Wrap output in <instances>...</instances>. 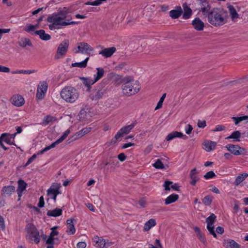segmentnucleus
Listing matches in <instances>:
<instances>
[{"mask_svg": "<svg viewBox=\"0 0 248 248\" xmlns=\"http://www.w3.org/2000/svg\"><path fill=\"white\" fill-rule=\"evenodd\" d=\"M14 186H6L2 188L1 192L4 196H10L15 191Z\"/></svg>", "mask_w": 248, "mask_h": 248, "instance_id": "obj_24", "label": "nucleus"}, {"mask_svg": "<svg viewBox=\"0 0 248 248\" xmlns=\"http://www.w3.org/2000/svg\"><path fill=\"white\" fill-rule=\"evenodd\" d=\"M70 131L69 129L66 130L59 140H64L67 138V137L70 134Z\"/></svg>", "mask_w": 248, "mask_h": 248, "instance_id": "obj_56", "label": "nucleus"}, {"mask_svg": "<svg viewBox=\"0 0 248 248\" xmlns=\"http://www.w3.org/2000/svg\"><path fill=\"white\" fill-rule=\"evenodd\" d=\"M62 140H56L54 142L51 144L49 146L46 147L41 151H38L36 154H33L31 157L33 159H35L37 156L43 154L45 152L55 147L57 145L60 144Z\"/></svg>", "mask_w": 248, "mask_h": 248, "instance_id": "obj_15", "label": "nucleus"}, {"mask_svg": "<svg viewBox=\"0 0 248 248\" xmlns=\"http://www.w3.org/2000/svg\"><path fill=\"white\" fill-rule=\"evenodd\" d=\"M193 129V128L192 126L189 124H186L185 127V131L187 134H190L191 133Z\"/></svg>", "mask_w": 248, "mask_h": 248, "instance_id": "obj_52", "label": "nucleus"}, {"mask_svg": "<svg viewBox=\"0 0 248 248\" xmlns=\"http://www.w3.org/2000/svg\"><path fill=\"white\" fill-rule=\"evenodd\" d=\"M28 235L27 237L33 241L35 244H38L40 241L39 233L36 228L33 226H30L27 229Z\"/></svg>", "mask_w": 248, "mask_h": 248, "instance_id": "obj_9", "label": "nucleus"}, {"mask_svg": "<svg viewBox=\"0 0 248 248\" xmlns=\"http://www.w3.org/2000/svg\"><path fill=\"white\" fill-rule=\"evenodd\" d=\"M209 23L215 27L223 25L227 22L228 14L226 11L220 9H213L207 15Z\"/></svg>", "mask_w": 248, "mask_h": 248, "instance_id": "obj_2", "label": "nucleus"}, {"mask_svg": "<svg viewBox=\"0 0 248 248\" xmlns=\"http://www.w3.org/2000/svg\"><path fill=\"white\" fill-rule=\"evenodd\" d=\"M122 88L124 95L130 96L137 93L140 89V86L138 81L127 78L122 85Z\"/></svg>", "mask_w": 248, "mask_h": 248, "instance_id": "obj_3", "label": "nucleus"}, {"mask_svg": "<svg viewBox=\"0 0 248 248\" xmlns=\"http://www.w3.org/2000/svg\"><path fill=\"white\" fill-rule=\"evenodd\" d=\"M216 216L213 214H211L210 216L206 219V222L207 223V229L209 232L210 234L212 235L214 238H217V235L215 231V227L214 224L216 219Z\"/></svg>", "mask_w": 248, "mask_h": 248, "instance_id": "obj_8", "label": "nucleus"}, {"mask_svg": "<svg viewBox=\"0 0 248 248\" xmlns=\"http://www.w3.org/2000/svg\"><path fill=\"white\" fill-rule=\"evenodd\" d=\"M104 94L102 89L95 90L90 95V98L92 100H98L101 99Z\"/></svg>", "mask_w": 248, "mask_h": 248, "instance_id": "obj_25", "label": "nucleus"}, {"mask_svg": "<svg viewBox=\"0 0 248 248\" xmlns=\"http://www.w3.org/2000/svg\"><path fill=\"white\" fill-rule=\"evenodd\" d=\"M93 241L94 243V246L97 248H107L111 245V243L108 240L97 236L93 237Z\"/></svg>", "mask_w": 248, "mask_h": 248, "instance_id": "obj_11", "label": "nucleus"}, {"mask_svg": "<svg viewBox=\"0 0 248 248\" xmlns=\"http://www.w3.org/2000/svg\"><path fill=\"white\" fill-rule=\"evenodd\" d=\"M217 144L216 142L212 140H204L202 148L206 152H209L215 149Z\"/></svg>", "mask_w": 248, "mask_h": 248, "instance_id": "obj_18", "label": "nucleus"}, {"mask_svg": "<svg viewBox=\"0 0 248 248\" xmlns=\"http://www.w3.org/2000/svg\"><path fill=\"white\" fill-rule=\"evenodd\" d=\"M78 248H85L86 247V243L85 242H79L77 245Z\"/></svg>", "mask_w": 248, "mask_h": 248, "instance_id": "obj_61", "label": "nucleus"}, {"mask_svg": "<svg viewBox=\"0 0 248 248\" xmlns=\"http://www.w3.org/2000/svg\"><path fill=\"white\" fill-rule=\"evenodd\" d=\"M248 176V174L247 173H243L240 174L236 178L235 181V184L237 186L239 185L243 181H244L245 179L247 178Z\"/></svg>", "mask_w": 248, "mask_h": 248, "instance_id": "obj_41", "label": "nucleus"}, {"mask_svg": "<svg viewBox=\"0 0 248 248\" xmlns=\"http://www.w3.org/2000/svg\"><path fill=\"white\" fill-rule=\"evenodd\" d=\"M97 73L93 75V79L96 82L100 79L104 75L105 70L101 67L96 68Z\"/></svg>", "mask_w": 248, "mask_h": 248, "instance_id": "obj_37", "label": "nucleus"}, {"mask_svg": "<svg viewBox=\"0 0 248 248\" xmlns=\"http://www.w3.org/2000/svg\"><path fill=\"white\" fill-rule=\"evenodd\" d=\"M213 201L212 197L210 195L205 196L202 200V202L205 205H210Z\"/></svg>", "mask_w": 248, "mask_h": 248, "instance_id": "obj_48", "label": "nucleus"}, {"mask_svg": "<svg viewBox=\"0 0 248 248\" xmlns=\"http://www.w3.org/2000/svg\"><path fill=\"white\" fill-rule=\"evenodd\" d=\"M166 93H164L162 96L161 97V98H160L158 102L157 103V106L156 107H155V110H157L158 109H159L160 108H162V104H163V102L166 97Z\"/></svg>", "mask_w": 248, "mask_h": 248, "instance_id": "obj_49", "label": "nucleus"}, {"mask_svg": "<svg viewBox=\"0 0 248 248\" xmlns=\"http://www.w3.org/2000/svg\"><path fill=\"white\" fill-rule=\"evenodd\" d=\"M78 49L75 51V53H86L88 52L93 51V49L88 44L84 42H81L78 46Z\"/></svg>", "mask_w": 248, "mask_h": 248, "instance_id": "obj_13", "label": "nucleus"}, {"mask_svg": "<svg viewBox=\"0 0 248 248\" xmlns=\"http://www.w3.org/2000/svg\"><path fill=\"white\" fill-rule=\"evenodd\" d=\"M192 25L194 28L198 31H202L203 30L204 24L199 17L195 18L192 22Z\"/></svg>", "mask_w": 248, "mask_h": 248, "instance_id": "obj_21", "label": "nucleus"}, {"mask_svg": "<svg viewBox=\"0 0 248 248\" xmlns=\"http://www.w3.org/2000/svg\"><path fill=\"white\" fill-rule=\"evenodd\" d=\"M89 60V58L87 57L83 61L80 62H75L72 64V67H78L79 68H85L87 66V62Z\"/></svg>", "mask_w": 248, "mask_h": 248, "instance_id": "obj_43", "label": "nucleus"}, {"mask_svg": "<svg viewBox=\"0 0 248 248\" xmlns=\"http://www.w3.org/2000/svg\"><path fill=\"white\" fill-rule=\"evenodd\" d=\"M216 232L217 233L222 234L224 232V229L222 227L218 226L216 228Z\"/></svg>", "mask_w": 248, "mask_h": 248, "instance_id": "obj_64", "label": "nucleus"}, {"mask_svg": "<svg viewBox=\"0 0 248 248\" xmlns=\"http://www.w3.org/2000/svg\"><path fill=\"white\" fill-rule=\"evenodd\" d=\"M185 136L182 132L178 131H173L168 135L165 140H172L174 138H184Z\"/></svg>", "mask_w": 248, "mask_h": 248, "instance_id": "obj_31", "label": "nucleus"}, {"mask_svg": "<svg viewBox=\"0 0 248 248\" xmlns=\"http://www.w3.org/2000/svg\"><path fill=\"white\" fill-rule=\"evenodd\" d=\"M198 126L199 127L204 128L206 126V122L205 121H200L198 122Z\"/></svg>", "mask_w": 248, "mask_h": 248, "instance_id": "obj_62", "label": "nucleus"}, {"mask_svg": "<svg viewBox=\"0 0 248 248\" xmlns=\"http://www.w3.org/2000/svg\"><path fill=\"white\" fill-rule=\"evenodd\" d=\"M182 13V8L180 6H179L177 7L176 9L171 10L170 12V16L172 19H177L180 16Z\"/></svg>", "mask_w": 248, "mask_h": 248, "instance_id": "obj_32", "label": "nucleus"}, {"mask_svg": "<svg viewBox=\"0 0 248 248\" xmlns=\"http://www.w3.org/2000/svg\"><path fill=\"white\" fill-rule=\"evenodd\" d=\"M228 10L232 20H234L235 19L239 17V15L233 6L229 5L228 6Z\"/></svg>", "mask_w": 248, "mask_h": 248, "instance_id": "obj_39", "label": "nucleus"}, {"mask_svg": "<svg viewBox=\"0 0 248 248\" xmlns=\"http://www.w3.org/2000/svg\"><path fill=\"white\" fill-rule=\"evenodd\" d=\"M60 183H54L52 184L50 187L47 190V195L49 198L53 200L54 202L56 201L57 196L61 193Z\"/></svg>", "mask_w": 248, "mask_h": 248, "instance_id": "obj_5", "label": "nucleus"}, {"mask_svg": "<svg viewBox=\"0 0 248 248\" xmlns=\"http://www.w3.org/2000/svg\"><path fill=\"white\" fill-rule=\"evenodd\" d=\"M156 224V221L154 218L150 219L147 222H146L144 225L143 231L144 232H147L150 230L152 228L155 226Z\"/></svg>", "mask_w": 248, "mask_h": 248, "instance_id": "obj_33", "label": "nucleus"}, {"mask_svg": "<svg viewBox=\"0 0 248 248\" xmlns=\"http://www.w3.org/2000/svg\"><path fill=\"white\" fill-rule=\"evenodd\" d=\"M153 166L157 169H164L165 166L162 162L160 159H158L153 164Z\"/></svg>", "mask_w": 248, "mask_h": 248, "instance_id": "obj_47", "label": "nucleus"}, {"mask_svg": "<svg viewBox=\"0 0 248 248\" xmlns=\"http://www.w3.org/2000/svg\"><path fill=\"white\" fill-rule=\"evenodd\" d=\"M44 204H45V202H44L43 197L41 196L39 198V203L38 204V206L39 207L42 208V207H44Z\"/></svg>", "mask_w": 248, "mask_h": 248, "instance_id": "obj_59", "label": "nucleus"}, {"mask_svg": "<svg viewBox=\"0 0 248 248\" xmlns=\"http://www.w3.org/2000/svg\"><path fill=\"white\" fill-rule=\"evenodd\" d=\"M69 45V41L68 40H65L59 45L55 55L56 59L62 58L65 55L68 50Z\"/></svg>", "mask_w": 248, "mask_h": 248, "instance_id": "obj_7", "label": "nucleus"}, {"mask_svg": "<svg viewBox=\"0 0 248 248\" xmlns=\"http://www.w3.org/2000/svg\"><path fill=\"white\" fill-rule=\"evenodd\" d=\"M199 171L196 168L192 169L189 173V178L190 179V184L193 186L196 185V183L199 181L200 177L198 176Z\"/></svg>", "mask_w": 248, "mask_h": 248, "instance_id": "obj_16", "label": "nucleus"}, {"mask_svg": "<svg viewBox=\"0 0 248 248\" xmlns=\"http://www.w3.org/2000/svg\"><path fill=\"white\" fill-rule=\"evenodd\" d=\"M116 50V48L115 47L103 48L101 51H99V54L103 56L105 58H109L113 54Z\"/></svg>", "mask_w": 248, "mask_h": 248, "instance_id": "obj_20", "label": "nucleus"}, {"mask_svg": "<svg viewBox=\"0 0 248 248\" xmlns=\"http://www.w3.org/2000/svg\"><path fill=\"white\" fill-rule=\"evenodd\" d=\"M5 228L4 219L0 215V229L3 230Z\"/></svg>", "mask_w": 248, "mask_h": 248, "instance_id": "obj_60", "label": "nucleus"}, {"mask_svg": "<svg viewBox=\"0 0 248 248\" xmlns=\"http://www.w3.org/2000/svg\"><path fill=\"white\" fill-rule=\"evenodd\" d=\"M193 230L196 233L197 236L199 240L204 245H206L207 244L206 239L204 234L202 232L200 229L197 226H195L193 227Z\"/></svg>", "mask_w": 248, "mask_h": 248, "instance_id": "obj_27", "label": "nucleus"}, {"mask_svg": "<svg viewBox=\"0 0 248 248\" xmlns=\"http://www.w3.org/2000/svg\"><path fill=\"white\" fill-rule=\"evenodd\" d=\"M183 7L184 9L183 18L185 19H189L192 13V10L188 6L186 3H184L183 4Z\"/></svg>", "mask_w": 248, "mask_h": 248, "instance_id": "obj_30", "label": "nucleus"}, {"mask_svg": "<svg viewBox=\"0 0 248 248\" xmlns=\"http://www.w3.org/2000/svg\"><path fill=\"white\" fill-rule=\"evenodd\" d=\"M89 5L97 6L101 4L100 0H95L93 1H89L86 3Z\"/></svg>", "mask_w": 248, "mask_h": 248, "instance_id": "obj_55", "label": "nucleus"}, {"mask_svg": "<svg viewBox=\"0 0 248 248\" xmlns=\"http://www.w3.org/2000/svg\"><path fill=\"white\" fill-rule=\"evenodd\" d=\"M137 123L136 121L132 122L130 124L122 127L114 136L116 140L122 138L129 133L132 129L136 125Z\"/></svg>", "mask_w": 248, "mask_h": 248, "instance_id": "obj_6", "label": "nucleus"}, {"mask_svg": "<svg viewBox=\"0 0 248 248\" xmlns=\"http://www.w3.org/2000/svg\"><path fill=\"white\" fill-rule=\"evenodd\" d=\"M60 95L66 102L74 103L79 98V93L75 88L72 86H66L61 91Z\"/></svg>", "mask_w": 248, "mask_h": 248, "instance_id": "obj_4", "label": "nucleus"}, {"mask_svg": "<svg viewBox=\"0 0 248 248\" xmlns=\"http://www.w3.org/2000/svg\"><path fill=\"white\" fill-rule=\"evenodd\" d=\"M224 129V126L222 125H218L213 130L214 131H220Z\"/></svg>", "mask_w": 248, "mask_h": 248, "instance_id": "obj_63", "label": "nucleus"}, {"mask_svg": "<svg viewBox=\"0 0 248 248\" xmlns=\"http://www.w3.org/2000/svg\"><path fill=\"white\" fill-rule=\"evenodd\" d=\"M78 116L80 121L84 122L88 119L90 116V114L87 112L85 108H83L81 109Z\"/></svg>", "mask_w": 248, "mask_h": 248, "instance_id": "obj_36", "label": "nucleus"}, {"mask_svg": "<svg viewBox=\"0 0 248 248\" xmlns=\"http://www.w3.org/2000/svg\"><path fill=\"white\" fill-rule=\"evenodd\" d=\"M0 72L8 73L10 72V69L7 67L0 65Z\"/></svg>", "mask_w": 248, "mask_h": 248, "instance_id": "obj_58", "label": "nucleus"}, {"mask_svg": "<svg viewBox=\"0 0 248 248\" xmlns=\"http://www.w3.org/2000/svg\"><path fill=\"white\" fill-rule=\"evenodd\" d=\"M91 130V127H85L83 128L80 131L78 132L76 134L77 139H79L83 136L85 134L89 133Z\"/></svg>", "mask_w": 248, "mask_h": 248, "instance_id": "obj_42", "label": "nucleus"}, {"mask_svg": "<svg viewBox=\"0 0 248 248\" xmlns=\"http://www.w3.org/2000/svg\"><path fill=\"white\" fill-rule=\"evenodd\" d=\"M82 79L83 84L88 88V91L90 90L91 85L96 82L93 79L90 78H83Z\"/></svg>", "mask_w": 248, "mask_h": 248, "instance_id": "obj_40", "label": "nucleus"}, {"mask_svg": "<svg viewBox=\"0 0 248 248\" xmlns=\"http://www.w3.org/2000/svg\"><path fill=\"white\" fill-rule=\"evenodd\" d=\"M37 25H33L31 24H27L26 27L24 29V31L27 32H30L31 31H34L36 28Z\"/></svg>", "mask_w": 248, "mask_h": 248, "instance_id": "obj_51", "label": "nucleus"}, {"mask_svg": "<svg viewBox=\"0 0 248 248\" xmlns=\"http://www.w3.org/2000/svg\"><path fill=\"white\" fill-rule=\"evenodd\" d=\"M200 11L202 12L203 15L207 16L209 13H210L211 7L208 2L206 0H200Z\"/></svg>", "mask_w": 248, "mask_h": 248, "instance_id": "obj_14", "label": "nucleus"}, {"mask_svg": "<svg viewBox=\"0 0 248 248\" xmlns=\"http://www.w3.org/2000/svg\"><path fill=\"white\" fill-rule=\"evenodd\" d=\"M227 149L235 155H239L244 153L245 149L241 148L237 145L227 144L226 146Z\"/></svg>", "mask_w": 248, "mask_h": 248, "instance_id": "obj_12", "label": "nucleus"}, {"mask_svg": "<svg viewBox=\"0 0 248 248\" xmlns=\"http://www.w3.org/2000/svg\"><path fill=\"white\" fill-rule=\"evenodd\" d=\"M18 186L17 188V193L19 198L22 196L23 192L26 190L27 184L24 180L20 179L17 182Z\"/></svg>", "mask_w": 248, "mask_h": 248, "instance_id": "obj_22", "label": "nucleus"}, {"mask_svg": "<svg viewBox=\"0 0 248 248\" xmlns=\"http://www.w3.org/2000/svg\"><path fill=\"white\" fill-rule=\"evenodd\" d=\"M223 246L226 248H240L239 245L232 239L224 240Z\"/></svg>", "mask_w": 248, "mask_h": 248, "instance_id": "obj_23", "label": "nucleus"}, {"mask_svg": "<svg viewBox=\"0 0 248 248\" xmlns=\"http://www.w3.org/2000/svg\"><path fill=\"white\" fill-rule=\"evenodd\" d=\"M47 90V83L45 81H42L38 85L37 93L36 94V99L38 100L43 99Z\"/></svg>", "mask_w": 248, "mask_h": 248, "instance_id": "obj_10", "label": "nucleus"}, {"mask_svg": "<svg viewBox=\"0 0 248 248\" xmlns=\"http://www.w3.org/2000/svg\"><path fill=\"white\" fill-rule=\"evenodd\" d=\"M16 130V132L13 134H10L8 133H2L0 137V140L14 139L17 134L20 133L22 131V129L20 126H17Z\"/></svg>", "mask_w": 248, "mask_h": 248, "instance_id": "obj_19", "label": "nucleus"}, {"mask_svg": "<svg viewBox=\"0 0 248 248\" xmlns=\"http://www.w3.org/2000/svg\"><path fill=\"white\" fill-rule=\"evenodd\" d=\"M67 230L66 233L69 235H73L76 232V229L75 228L73 219L71 218L68 219L66 221Z\"/></svg>", "mask_w": 248, "mask_h": 248, "instance_id": "obj_26", "label": "nucleus"}, {"mask_svg": "<svg viewBox=\"0 0 248 248\" xmlns=\"http://www.w3.org/2000/svg\"><path fill=\"white\" fill-rule=\"evenodd\" d=\"M108 77L111 80H112L114 81H118L121 80L122 77L121 76L114 73H110L108 75Z\"/></svg>", "mask_w": 248, "mask_h": 248, "instance_id": "obj_45", "label": "nucleus"}, {"mask_svg": "<svg viewBox=\"0 0 248 248\" xmlns=\"http://www.w3.org/2000/svg\"><path fill=\"white\" fill-rule=\"evenodd\" d=\"M232 120L234 123L235 125H238L242 122L245 121V123H248V115H243L239 117L233 116L232 117Z\"/></svg>", "mask_w": 248, "mask_h": 248, "instance_id": "obj_34", "label": "nucleus"}, {"mask_svg": "<svg viewBox=\"0 0 248 248\" xmlns=\"http://www.w3.org/2000/svg\"><path fill=\"white\" fill-rule=\"evenodd\" d=\"M10 101L12 104L17 107H20L25 103L24 98L19 94L13 95L11 98Z\"/></svg>", "mask_w": 248, "mask_h": 248, "instance_id": "obj_17", "label": "nucleus"}, {"mask_svg": "<svg viewBox=\"0 0 248 248\" xmlns=\"http://www.w3.org/2000/svg\"><path fill=\"white\" fill-rule=\"evenodd\" d=\"M62 211L60 208H56L54 210H48L46 213V215L48 217H57L62 214Z\"/></svg>", "mask_w": 248, "mask_h": 248, "instance_id": "obj_35", "label": "nucleus"}, {"mask_svg": "<svg viewBox=\"0 0 248 248\" xmlns=\"http://www.w3.org/2000/svg\"><path fill=\"white\" fill-rule=\"evenodd\" d=\"M33 34L39 35L40 38L44 41H48L51 38V36L48 34L46 33L44 30L36 31Z\"/></svg>", "mask_w": 248, "mask_h": 248, "instance_id": "obj_28", "label": "nucleus"}, {"mask_svg": "<svg viewBox=\"0 0 248 248\" xmlns=\"http://www.w3.org/2000/svg\"><path fill=\"white\" fill-rule=\"evenodd\" d=\"M241 133L239 131H235L232 132L230 136L226 138V139H232L234 140H238L241 138Z\"/></svg>", "mask_w": 248, "mask_h": 248, "instance_id": "obj_46", "label": "nucleus"}, {"mask_svg": "<svg viewBox=\"0 0 248 248\" xmlns=\"http://www.w3.org/2000/svg\"><path fill=\"white\" fill-rule=\"evenodd\" d=\"M172 184V182L169 181H166L164 184V186L166 190H170L171 187V185Z\"/></svg>", "mask_w": 248, "mask_h": 248, "instance_id": "obj_53", "label": "nucleus"}, {"mask_svg": "<svg viewBox=\"0 0 248 248\" xmlns=\"http://www.w3.org/2000/svg\"><path fill=\"white\" fill-rule=\"evenodd\" d=\"M118 158L120 161L123 162L125 160L126 156L124 153H120L118 155Z\"/></svg>", "mask_w": 248, "mask_h": 248, "instance_id": "obj_57", "label": "nucleus"}, {"mask_svg": "<svg viewBox=\"0 0 248 248\" xmlns=\"http://www.w3.org/2000/svg\"><path fill=\"white\" fill-rule=\"evenodd\" d=\"M58 228V226H54L51 228V235L57 236L59 234V232L56 230Z\"/></svg>", "mask_w": 248, "mask_h": 248, "instance_id": "obj_54", "label": "nucleus"}, {"mask_svg": "<svg viewBox=\"0 0 248 248\" xmlns=\"http://www.w3.org/2000/svg\"><path fill=\"white\" fill-rule=\"evenodd\" d=\"M216 176L215 172L211 170L207 172L203 177L206 180H208L215 177Z\"/></svg>", "mask_w": 248, "mask_h": 248, "instance_id": "obj_50", "label": "nucleus"}, {"mask_svg": "<svg viewBox=\"0 0 248 248\" xmlns=\"http://www.w3.org/2000/svg\"><path fill=\"white\" fill-rule=\"evenodd\" d=\"M178 198H179L178 195H177L176 194H172L170 195V196H169L165 199V204L168 205L171 203L174 202H175L177 201Z\"/></svg>", "mask_w": 248, "mask_h": 248, "instance_id": "obj_38", "label": "nucleus"}, {"mask_svg": "<svg viewBox=\"0 0 248 248\" xmlns=\"http://www.w3.org/2000/svg\"><path fill=\"white\" fill-rule=\"evenodd\" d=\"M56 120V118L52 117L51 115H47L44 118L43 120V123L44 124L46 125L49 123L55 121Z\"/></svg>", "mask_w": 248, "mask_h": 248, "instance_id": "obj_44", "label": "nucleus"}, {"mask_svg": "<svg viewBox=\"0 0 248 248\" xmlns=\"http://www.w3.org/2000/svg\"><path fill=\"white\" fill-rule=\"evenodd\" d=\"M18 44L21 47H25L27 46H32V44L31 40L26 37H21L18 41Z\"/></svg>", "mask_w": 248, "mask_h": 248, "instance_id": "obj_29", "label": "nucleus"}, {"mask_svg": "<svg viewBox=\"0 0 248 248\" xmlns=\"http://www.w3.org/2000/svg\"><path fill=\"white\" fill-rule=\"evenodd\" d=\"M69 12L66 8H63L57 13L53 14L47 18V21L51 24L48 25L50 30L59 29L61 26H66L69 25L77 24L75 21H71L67 18Z\"/></svg>", "mask_w": 248, "mask_h": 248, "instance_id": "obj_1", "label": "nucleus"}]
</instances>
